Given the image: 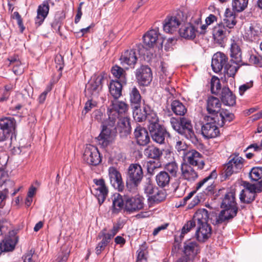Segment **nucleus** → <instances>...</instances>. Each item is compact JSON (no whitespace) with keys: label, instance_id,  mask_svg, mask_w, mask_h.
<instances>
[{"label":"nucleus","instance_id":"33","mask_svg":"<svg viewBox=\"0 0 262 262\" xmlns=\"http://www.w3.org/2000/svg\"><path fill=\"white\" fill-rule=\"evenodd\" d=\"M197 32V27L191 25V24H187L179 29L180 36L187 39H193L196 37Z\"/></svg>","mask_w":262,"mask_h":262},{"label":"nucleus","instance_id":"35","mask_svg":"<svg viewBox=\"0 0 262 262\" xmlns=\"http://www.w3.org/2000/svg\"><path fill=\"white\" fill-rule=\"evenodd\" d=\"M181 170L183 178L188 181H194L198 177L197 172L188 163H182Z\"/></svg>","mask_w":262,"mask_h":262},{"label":"nucleus","instance_id":"2","mask_svg":"<svg viewBox=\"0 0 262 262\" xmlns=\"http://www.w3.org/2000/svg\"><path fill=\"white\" fill-rule=\"evenodd\" d=\"M208 211L205 209H199L194 214V220L196 221V239L200 242H205L211 237L212 228L208 223Z\"/></svg>","mask_w":262,"mask_h":262},{"label":"nucleus","instance_id":"11","mask_svg":"<svg viewBox=\"0 0 262 262\" xmlns=\"http://www.w3.org/2000/svg\"><path fill=\"white\" fill-rule=\"evenodd\" d=\"M144 198L139 195L133 197L125 196V211L132 213L142 209L144 208Z\"/></svg>","mask_w":262,"mask_h":262},{"label":"nucleus","instance_id":"4","mask_svg":"<svg viewBox=\"0 0 262 262\" xmlns=\"http://www.w3.org/2000/svg\"><path fill=\"white\" fill-rule=\"evenodd\" d=\"M186 13L181 10L177 11L176 13L172 16H168L164 20L163 28L167 33L172 34L176 32L182 22L187 20Z\"/></svg>","mask_w":262,"mask_h":262},{"label":"nucleus","instance_id":"42","mask_svg":"<svg viewBox=\"0 0 262 262\" xmlns=\"http://www.w3.org/2000/svg\"><path fill=\"white\" fill-rule=\"evenodd\" d=\"M171 108L175 115L179 116H184L187 111L186 106L183 103L177 100L172 101Z\"/></svg>","mask_w":262,"mask_h":262},{"label":"nucleus","instance_id":"39","mask_svg":"<svg viewBox=\"0 0 262 262\" xmlns=\"http://www.w3.org/2000/svg\"><path fill=\"white\" fill-rule=\"evenodd\" d=\"M245 64L243 61L239 64H236L234 60L231 58L229 61H227L224 67L225 71L228 77H233L241 66Z\"/></svg>","mask_w":262,"mask_h":262},{"label":"nucleus","instance_id":"51","mask_svg":"<svg viewBox=\"0 0 262 262\" xmlns=\"http://www.w3.org/2000/svg\"><path fill=\"white\" fill-rule=\"evenodd\" d=\"M221 89L220 79L216 77H213L211 80V92L212 94L218 95Z\"/></svg>","mask_w":262,"mask_h":262},{"label":"nucleus","instance_id":"13","mask_svg":"<svg viewBox=\"0 0 262 262\" xmlns=\"http://www.w3.org/2000/svg\"><path fill=\"white\" fill-rule=\"evenodd\" d=\"M228 162L225 165V177L227 178L234 173L239 172L243 167L244 159L237 155L230 157Z\"/></svg>","mask_w":262,"mask_h":262},{"label":"nucleus","instance_id":"41","mask_svg":"<svg viewBox=\"0 0 262 262\" xmlns=\"http://www.w3.org/2000/svg\"><path fill=\"white\" fill-rule=\"evenodd\" d=\"M219 119H217V124L221 127L223 126L226 124V123H230L231 122L234 118V115L233 113H230L227 110H223L218 115Z\"/></svg>","mask_w":262,"mask_h":262},{"label":"nucleus","instance_id":"20","mask_svg":"<svg viewBox=\"0 0 262 262\" xmlns=\"http://www.w3.org/2000/svg\"><path fill=\"white\" fill-rule=\"evenodd\" d=\"M111 107L108 114L109 119H112L114 122L116 117L118 118L119 114L125 113L128 109V105L126 103L117 99L112 101Z\"/></svg>","mask_w":262,"mask_h":262},{"label":"nucleus","instance_id":"44","mask_svg":"<svg viewBox=\"0 0 262 262\" xmlns=\"http://www.w3.org/2000/svg\"><path fill=\"white\" fill-rule=\"evenodd\" d=\"M155 192V194H153L148 198V200L150 203L159 204L165 200L166 193L165 191L158 189Z\"/></svg>","mask_w":262,"mask_h":262},{"label":"nucleus","instance_id":"5","mask_svg":"<svg viewBox=\"0 0 262 262\" xmlns=\"http://www.w3.org/2000/svg\"><path fill=\"white\" fill-rule=\"evenodd\" d=\"M137 52L139 55H145L146 50L141 43L137 44L134 48L126 50L122 53L120 57L121 63L123 66L127 65L130 68H134L138 60Z\"/></svg>","mask_w":262,"mask_h":262},{"label":"nucleus","instance_id":"14","mask_svg":"<svg viewBox=\"0 0 262 262\" xmlns=\"http://www.w3.org/2000/svg\"><path fill=\"white\" fill-rule=\"evenodd\" d=\"M104 77L102 75L94 77L86 85L85 95L89 97H96L102 90V82Z\"/></svg>","mask_w":262,"mask_h":262},{"label":"nucleus","instance_id":"12","mask_svg":"<svg viewBox=\"0 0 262 262\" xmlns=\"http://www.w3.org/2000/svg\"><path fill=\"white\" fill-rule=\"evenodd\" d=\"M151 139L157 144L163 145L166 143L165 139L170 138V133L164 125L161 124L148 128Z\"/></svg>","mask_w":262,"mask_h":262},{"label":"nucleus","instance_id":"23","mask_svg":"<svg viewBox=\"0 0 262 262\" xmlns=\"http://www.w3.org/2000/svg\"><path fill=\"white\" fill-rule=\"evenodd\" d=\"M230 47V55L233 60H234L236 64H239L242 62V52L239 45V40L235 39L233 37L231 40Z\"/></svg>","mask_w":262,"mask_h":262},{"label":"nucleus","instance_id":"18","mask_svg":"<svg viewBox=\"0 0 262 262\" xmlns=\"http://www.w3.org/2000/svg\"><path fill=\"white\" fill-rule=\"evenodd\" d=\"M182 251L183 256L192 260L200 252L199 246L196 242L188 240L184 243Z\"/></svg>","mask_w":262,"mask_h":262},{"label":"nucleus","instance_id":"22","mask_svg":"<svg viewBox=\"0 0 262 262\" xmlns=\"http://www.w3.org/2000/svg\"><path fill=\"white\" fill-rule=\"evenodd\" d=\"M221 102L219 98L210 96L207 100L206 110L210 116H218L221 108Z\"/></svg>","mask_w":262,"mask_h":262},{"label":"nucleus","instance_id":"31","mask_svg":"<svg viewBox=\"0 0 262 262\" xmlns=\"http://www.w3.org/2000/svg\"><path fill=\"white\" fill-rule=\"evenodd\" d=\"M236 23L235 13H233L230 9H227L225 12L224 18L220 24L223 25L225 28L229 29L228 30L231 32V29L234 28Z\"/></svg>","mask_w":262,"mask_h":262},{"label":"nucleus","instance_id":"52","mask_svg":"<svg viewBox=\"0 0 262 262\" xmlns=\"http://www.w3.org/2000/svg\"><path fill=\"white\" fill-rule=\"evenodd\" d=\"M175 148L179 155H182L183 158L185 154L188 151L187 150L188 146L187 144L182 141H178L177 142Z\"/></svg>","mask_w":262,"mask_h":262},{"label":"nucleus","instance_id":"57","mask_svg":"<svg viewBox=\"0 0 262 262\" xmlns=\"http://www.w3.org/2000/svg\"><path fill=\"white\" fill-rule=\"evenodd\" d=\"M106 230L105 229H103L98 235V237L99 239L102 238L100 243H102L103 244L107 246L108 243L110 242L111 240L113 237L110 235L108 233H106L104 231Z\"/></svg>","mask_w":262,"mask_h":262},{"label":"nucleus","instance_id":"55","mask_svg":"<svg viewBox=\"0 0 262 262\" xmlns=\"http://www.w3.org/2000/svg\"><path fill=\"white\" fill-rule=\"evenodd\" d=\"M146 244L144 242L139 248L137 251V261H142L143 260H146L145 254L147 253L146 251Z\"/></svg>","mask_w":262,"mask_h":262},{"label":"nucleus","instance_id":"63","mask_svg":"<svg viewBox=\"0 0 262 262\" xmlns=\"http://www.w3.org/2000/svg\"><path fill=\"white\" fill-rule=\"evenodd\" d=\"M10 226V223L6 219H2L0 221V232L1 234L5 233Z\"/></svg>","mask_w":262,"mask_h":262},{"label":"nucleus","instance_id":"3","mask_svg":"<svg viewBox=\"0 0 262 262\" xmlns=\"http://www.w3.org/2000/svg\"><path fill=\"white\" fill-rule=\"evenodd\" d=\"M143 178V171L141 166L137 163L131 164L127 169L126 185L130 192H136L138 185Z\"/></svg>","mask_w":262,"mask_h":262},{"label":"nucleus","instance_id":"48","mask_svg":"<svg viewBox=\"0 0 262 262\" xmlns=\"http://www.w3.org/2000/svg\"><path fill=\"white\" fill-rule=\"evenodd\" d=\"M248 0H232L233 10L237 12H242L247 7Z\"/></svg>","mask_w":262,"mask_h":262},{"label":"nucleus","instance_id":"17","mask_svg":"<svg viewBox=\"0 0 262 262\" xmlns=\"http://www.w3.org/2000/svg\"><path fill=\"white\" fill-rule=\"evenodd\" d=\"M93 181L98 187L95 188L93 191H92V192L97 197L98 203L101 205L104 202L107 195L108 189L105 185L104 179H95Z\"/></svg>","mask_w":262,"mask_h":262},{"label":"nucleus","instance_id":"27","mask_svg":"<svg viewBox=\"0 0 262 262\" xmlns=\"http://www.w3.org/2000/svg\"><path fill=\"white\" fill-rule=\"evenodd\" d=\"M99 143L103 147H106L114 140V136L111 129L103 125L102 129L97 138Z\"/></svg>","mask_w":262,"mask_h":262},{"label":"nucleus","instance_id":"49","mask_svg":"<svg viewBox=\"0 0 262 262\" xmlns=\"http://www.w3.org/2000/svg\"><path fill=\"white\" fill-rule=\"evenodd\" d=\"M196 221L194 220V216L191 220L187 222L186 224L183 226L181 234L180 235L181 238H183L184 235L189 232L192 228L196 226Z\"/></svg>","mask_w":262,"mask_h":262},{"label":"nucleus","instance_id":"46","mask_svg":"<svg viewBox=\"0 0 262 262\" xmlns=\"http://www.w3.org/2000/svg\"><path fill=\"white\" fill-rule=\"evenodd\" d=\"M164 171L171 177H177L179 173V166L177 163L174 162H171L167 163L164 166Z\"/></svg>","mask_w":262,"mask_h":262},{"label":"nucleus","instance_id":"19","mask_svg":"<svg viewBox=\"0 0 262 262\" xmlns=\"http://www.w3.org/2000/svg\"><path fill=\"white\" fill-rule=\"evenodd\" d=\"M160 35L159 28H155L147 31L143 36L144 45L146 51L148 49L154 48Z\"/></svg>","mask_w":262,"mask_h":262},{"label":"nucleus","instance_id":"53","mask_svg":"<svg viewBox=\"0 0 262 262\" xmlns=\"http://www.w3.org/2000/svg\"><path fill=\"white\" fill-rule=\"evenodd\" d=\"M133 117L137 122H141L145 121L146 119V114L141 112V110L140 108H133Z\"/></svg>","mask_w":262,"mask_h":262},{"label":"nucleus","instance_id":"8","mask_svg":"<svg viewBox=\"0 0 262 262\" xmlns=\"http://www.w3.org/2000/svg\"><path fill=\"white\" fill-rule=\"evenodd\" d=\"M137 82L140 86H147L152 80V73L149 67L142 64L135 71Z\"/></svg>","mask_w":262,"mask_h":262},{"label":"nucleus","instance_id":"47","mask_svg":"<svg viewBox=\"0 0 262 262\" xmlns=\"http://www.w3.org/2000/svg\"><path fill=\"white\" fill-rule=\"evenodd\" d=\"M15 246V242L11 238L6 239L0 243V253L3 252L12 251Z\"/></svg>","mask_w":262,"mask_h":262},{"label":"nucleus","instance_id":"37","mask_svg":"<svg viewBox=\"0 0 262 262\" xmlns=\"http://www.w3.org/2000/svg\"><path fill=\"white\" fill-rule=\"evenodd\" d=\"M129 101L133 108H140L141 96L138 89L134 86L129 92Z\"/></svg>","mask_w":262,"mask_h":262},{"label":"nucleus","instance_id":"29","mask_svg":"<svg viewBox=\"0 0 262 262\" xmlns=\"http://www.w3.org/2000/svg\"><path fill=\"white\" fill-rule=\"evenodd\" d=\"M164 151V149H160L154 145H150L144 149V155L148 159L158 161L161 159Z\"/></svg>","mask_w":262,"mask_h":262},{"label":"nucleus","instance_id":"43","mask_svg":"<svg viewBox=\"0 0 262 262\" xmlns=\"http://www.w3.org/2000/svg\"><path fill=\"white\" fill-rule=\"evenodd\" d=\"M10 61V65L12 67L13 72L16 75H20L23 73V69L21 67V63L18 56H11L8 58Z\"/></svg>","mask_w":262,"mask_h":262},{"label":"nucleus","instance_id":"6","mask_svg":"<svg viewBox=\"0 0 262 262\" xmlns=\"http://www.w3.org/2000/svg\"><path fill=\"white\" fill-rule=\"evenodd\" d=\"M205 123L201 127L202 135L207 139L214 138L219 136L220 134L218 127V116L213 117L206 115L204 116Z\"/></svg>","mask_w":262,"mask_h":262},{"label":"nucleus","instance_id":"62","mask_svg":"<svg viewBox=\"0 0 262 262\" xmlns=\"http://www.w3.org/2000/svg\"><path fill=\"white\" fill-rule=\"evenodd\" d=\"M52 89V84L48 85L46 88V90L40 95L38 97V101L40 103H43L47 97L48 93L51 91Z\"/></svg>","mask_w":262,"mask_h":262},{"label":"nucleus","instance_id":"60","mask_svg":"<svg viewBox=\"0 0 262 262\" xmlns=\"http://www.w3.org/2000/svg\"><path fill=\"white\" fill-rule=\"evenodd\" d=\"M249 62L251 63L256 64L259 67H262V56L251 55L249 58Z\"/></svg>","mask_w":262,"mask_h":262},{"label":"nucleus","instance_id":"58","mask_svg":"<svg viewBox=\"0 0 262 262\" xmlns=\"http://www.w3.org/2000/svg\"><path fill=\"white\" fill-rule=\"evenodd\" d=\"M201 12L200 11L195 12L194 15L192 16L190 21L188 24H191V25L195 26L198 28V26L201 24Z\"/></svg>","mask_w":262,"mask_h":262},{"label":"nucleus","instance_id":"25","mask_svg":"<svg viewBox=\"0 0 262 262\" xmlns=\"http://www.w3.org/2000/svg\"><path fill=\"white\" fill-rule=\"evenodd\" d=\"M256 195L253 187H251L250 183L248 182L245 185V189L240 193L239 200L243 203L249 204L255 200Z\"/></svg>","mask_w":262,"mask_h":262},{"label":"nucleus","instance_id":"15","mask_svg":"<svg viewBox=\"0 0 262 262\" xmlns=\"http://www.w3.org/2000/svg\"><path fill=\"white\" fill-rule=\"evenodd\" d=\"M15 121L13 118L0 119V142L9 138L10 133L15 128Z\"/></svg>","mask_w":262,"mask_h":262},{"label":"nucleus","instance_id":"36","mask_svg":"<svg viewBox=\"0 0 262 262\" xmlns=\"http://www.w3.org/2000/svg\"><path fill=\"white\" fill-rule=\"evenodd\" d=\"M117 129L122 137L127 136L130 134L131 126L129 119L127 117L120 119L118 122Z\"/></svg>","mask_w":262,"mask_h":262},{"label":"nucleus","instance_id":"34","mask_svg":"<svg viewBox=\"0 0 262 262\" xmlns=\"http://www.w3.org/2000/svg\"><path fill=\"white\" fill-rule=\"evenodd\" d=\"M171 177L166 171H161L155 176V181L158 186L160 188H164L169 186Z\"/></svg>","mask_w":262,"mask_h":262},{"label":"nucleus","instance_id":"38","mask_svg":"<svg viewBox=\"0 0 262 262\" xmlns=\"http://www.w3.org/2000/svg\"><path fill=\"white\" fill-rule=\"evenodd\" d=\"M123 196L119 193H115L113 199V212L118 213L121 209H123L125 211V196Z\"/></svg>","mask_w":262,"mask_h":262},{"label":"nucleus","instance_id":"28","mask_svg":"<svg viewBox=\"0 0 262 262\" xmlns=\"http://www.w3.org/2000/svg\"><path fill=\"white\" fill-rule=\"evenodd\" d=\"M143 109V112L146 113L147 116L146 120L149 123L148 125V128L161 125L159 123V119L157 113L151 108L149 105L144 103Z\"/></svg>","mask_w":262,"mask_h":262},{"label":"nucleus","instance_id":"10","mask_svg":"<svg viewBox=\"0 0 262 262\" xmlns=\"http://www.w3.org/2000/svg\"><path fill=\"white\" fill-rule=\"evenodd\" d=\"M178 134L183 136L194 144L198 142V139L193 129V126L190 119L185 117H181L180 130Z\"/></svg>","mask_w":262,"mask_h":262},{"label":"nucleus","instance_id":"50","mask_svg":"<svg viewBox=\"0 0 262 262\" xmlns=\"http://www.w3.org/2000/svg\"><path fill=\"white\" fill-rule=\"evenodd\" d=\"M249 177L253 181H257L262 178V167L252 168L249 172Z\"/></svg>","mask_w":262,"mask_h":262},{"label":"nucleus","instance_id":"56","mask_svg":"<svg viewBox=\"0 0 262 262\" xmlns=\"http://www.w3.org/2000/svg\"><path fill=\"white\" fill-rule=\"evenodd\" d=\"M217 174L215 170H213L210 174L204 178L203 180L197 183L196 189L199 190L206 182L210 179H214L217 177Z\"/></svg>","mask_w":262,"mask_h":262},{"label":"nucleus","instance_id":"24","mask_svg":"<svg viewBox=\"0 0 262 262\" xmlns=\"http://www.w3.org/2000/svg\"><path fill=\"white\" fill-rule=\"evenodd\" d=\"M108 175L112 185L119 191H122L124 188V184L120 172L115 167H111L108 169Z\"/></svg>","mask_w":262,"mask_h":262},{"label":"nucleus","instance_id":"16","mask_svg":"<svg viewBox=\"0 0 262 262\" xmlns=\"http://www.w3.org/2000/svg\"><path fill=\"white\" fill-rule=\"evenodd\" d=\"M184 159L189 165L196 166L200 169L204 167L205 162L202 155L195 150H189L185 154Z\"/></svg>","mask_w":262,"mask_h":262},{"label":"nucleus","instance_id":"7","mask_svg":"<svg viewBox=\"0 0 262 262\" xmlns=\"http://www.w3.org/2000/svg\"><path fill=\"white\" fill-rule=\"evenodd\" d=\"M82 158L85 163L94 166L98 165L102 161L97 147L91 144L86 145Z\"/></svg>","mask_w":262,"mask_h":262},{"label":"nucleus","instance_id":"54","mask_svg":"<svg viewBox=\"0 0 262 262\" xmlns=\"http://www.w3.org/2000/svg\"><path fill=\"white\" fill-rule=\"evenodd\" d=\"M158 189V187L156 186L150 180L147 182L144 187V192L147 195H152Z\"/></svg>","mask_w":262,"mask_h":262},{"label":"nucleus","instance_id":"32","mask_svg":"<svg viewBox=\"0 0 262 262\" xmlns=\"http://www.w3.org/2000/svg\"><path fill=\"white\" fill-rule=\"evenodd\" d=\"M221 98L225 105L234 106L236 103V96L228 87H224L221 90Z\"/></svg>","mask_w":262,"mask_h":262},{"label":"nucleus","instance_id":"21","mask_svg":"<svg viewBox=\"0 0 262 262\" xmlns=\"http://www.w3.org/2000/svg\"><path fill=\"white\" fill-rule=\"evenodd\" d=\"M228 57L222 52H217L212 57L211 67L213 71L215 73L220 72L225 67L228 61Z\"/></svg>","mask_w":262,"mask_h":262},{"label":"nucleus","instance_id":"1","mask_svg":"<svg viewBox=\"0 0 262 262\" xmlns=\"http://www.w3.org/2000/svg\"><path fill=\"white\" fill-rule=\"evenodd\" d=\"M221 208L223 209L219 214H215L210 219L211 223L214 226L222 224L226 225L237 215L238 207L236 202L235 191H230L225 194Z\"/></svg>","mask_w":262,"mask_h":262},{"label":"nucleus","instance_id":"45","mask_svg":"<svg viewBox=\"0 0 262 262\" xmlns=\"http://www.w3.org/2000/svg\"><path fill=\"white\" fill-rule=\"evenodd\" d=\"M111 72L114 77L118 79H121L122 82L126 83V73L122 68L115 65L112 67Z\"/></svg>","mask_w":262,"mask_h":262},{"label":"nucleus","instance_id":"59","mask_svg":"<svg viewBox=\"0 0 262 262\" xmlns=\"http://www.w3.org/2000/svg\"><path fill=\"white\" fill-rule=\"evenodd\" d=\"M97 103L96 101L93 100L92 99L88 100L84 107V109L82 111V113L86 114L89 111H90L93 108L96 107Z\"/></svg>","mask_w":262,"mask_h":262},{"label":"nucleus","instance_id":"40","mask_svg":"<svg viewBox=\"0 0 262 262\" xmlns=\"http://www.w3.org/2000/svg\"><path fill=\"white\" fill-rule=\"evenodd\" d=\"M109 92L115 99H118L122 94V85L118 80H112L108 84Z\"/></svg>","mask_w":262,"mask_h":262},{"label":"nucleus","instance_id":"64","mask_svg":"<svg viewBox=\"0 0 262 262\" xmlns=\"http://www.w3.org/2000/svg\"><path fill=\"white\" fill-rule=\"evenodd\" d=\"M154 162L149 161L147 163V173L150 175L156 174L158 168L154 165Z\"/></svg>","mask_w":262,"mask_h":262},{"label":"nucleus","instance_id":"26","mask_svg":"<svg viewBox=\"0 0 262 262\" xmlns=\"http://www.w3.org/2000/svg\"><path fill=\"white\" fill-rule=\"evenodd\" d=\"M134 136L138 144L144 146L150 142V137L146 128L138 125L134 131Z\"/></svg>","mask_w":262,"mask_h":262},{"label":"nucleus","instance_id":"30","mask_svg":"<svg viewBox=\"0 0 262 262\" xmlns=\"http://www.w3.org/2000/svg\"><path fill=\"white\" fill-rule=\"evenodd\" d=\"M45 1L38 7L37 16L35 18V24L39 26L43 22L49 11V1Z\"/></svg>","mask_w":262,"mask_h":262},{"label":"nucleus","instance_id":"61","mask_svg":"<svg viewBox=\"0 0 262 262\" xmlns=\"http://www.w3.org/2000/svg\"><path fill=\"white\" fill-rule=\"evenodd\" d=\"M9 190L8 188H5L0 191V208H3L5 205V200L8 197Z\"/></svg>","mask_w":262,"mask_h":262},{"label":"nucleus","instance_id":"9","mask_svg":"<svg viewBox=\"0 0 262 262\" xmlns=\"http://www.w3.org/2000/svg\"><path fill=\"white\" fill-rule=\"evenodd\" d=\"M229 29L225 28L223 25L220 23L214 26L211 31L212 38L214 43L223 47L226 42L228 36L230 34Z\"/></svg>","mask_w":262,"mask_h":262}]
</instances>
